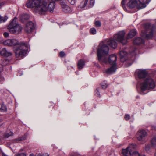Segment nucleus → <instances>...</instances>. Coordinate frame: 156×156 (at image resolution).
I'll list each match as a JSON object with an SVG mask.
<instances>
[{
  "instance_id": "14",
  "label": "nucleus",
  "mask_w": 156,
  "mask_h": 156,
  "mask_svg": "<svg viewBox=\"0 0 156 156\" xmlns=\"http://www.w3.org/2000/svg\"><path fill=\"white\" fill-rule=\"evenodd\" d=\"M137 33V32L135 29L131 30L128 34L126 38L125 39L127 40L128 39H130L135 36Z\"/></svg>"
},
{
  "instance_id": "1",
  "label": "nucleus",
  "mask_w": 156,
  "mask_h": 156,
  "mask_svg": "<svg viewBox=\"0 0 156 156\" xmlns=\"http://www.w3.org/2000/svg\"><path fill=\"white\" fill-rule=\"evenodd\" d=\"M50 0H28L26 5L28 8L34 7V12L43 14L47 11L53 12L55 6L54 2H50L47 6Z\"/></svg>"
},
{
  "instance_id": "7",
  "label": "nucleus",
  "mask_w": 156,
  "mask_h": 156,
  "mask_svg": "<svg viewBox=\"0 0 156 156\" xmlns=\"http://www.w3.org/2000/svg\"><path fill=\"white\" fill-rule=\"evenodd\" d=\"M17 18L15 17L12 22L8 26L9 32L14 34H18L22 31V27L21 25L16 23Z\"/></svg>"
},
{
  "instance_id": "26",
  "label": "nucleus",
  "mask_w": 156,
  "mask_h": 156,
  "mask_svg": "<svg viewBox=\"0 0 156 156\" xmlns=\"http://www.w3.org/2000/svg\"><path fill=\"white\" fill-rule=\"evenodd\" d=\"M26 138V137L25 136H23L21 137L18 138V139H16V141H21L25 140Z\"/></svg>"
},
{
  "instance_id": "34",
  "label": "nucleus",
  "mask_w": 156,
  "mask_h": 156,
  "mask_svg": "<svg viewBox=\"0 0 156 156\" xmlns=\"http://www.w3.org/2000/svg\"><path fill=\"white\" fill-rule=\"evenodd\" d=\"M65 55L64 52L63 51H61L59 53L60 56L61 57H64Z\"/></svg>"
},
{
  "instance_id": "24",
  "label": "nucleus",
  "mask_w": 156,
  "mask_h": 156,
  "mask_svg": "<svg viewBox=\"0 0 156 156\" xmlns=\"http://www.w3.org/2000/svg\"><path fill=\"white\" fill-rule=\"evenodd\" d=\"M151 144L154 146H156V138L154 137L151 140Z\"/></svg>"
},
{
  "instance_id": "2",
  "label": "nucleus",
  "mask_w": 156,
  "mask_h": 156,
  "mask_svg": "<svg viewBox=\"0 0 156 156\" xmlns=\"http://www.w3.org/2000/svg\"><path fill=\"white\" fill-rule=\"evenodd\" d=\"M109 48L108 46L101 43L97 49V55L99 62L102 64H109L113 65H116V61L117 59L116 56L112 55L107 57L109 54Z\"/></svg>"
},
{
  "instance_id": "40",
  "label": "nucleus",
  "mask_w": 156,
  "mask_h": 156,
  "mask_svg": "<svg viewBox=\"0 0 156 156\" xmlns=\"http://www.w3.org/2000/svg\"><path fill=\"white\" fill-rule=\"evenodd\" d=\"M154 84H155V83H154ZM155 86H154V87L153 89H154V88L155 87H156V85L155 84Z\"/></svg>"
},
{
  "instance_id": "32",
  "label": "nucleus",
  "mask_w": 156,
  "mask_h": 156,
  "mask_svg": "<svg viewBox=\"0 0 156 156\" xmlns=\"http://www.w3.org/2000/svg\"><path fill=\"white\" fill-rule=\"evenodd\" d=\"M129 118H130V115H129L126 114L125 115V119L126 120H129Z\"/></svg>"
},
{
  "instance_id": "39",
  "label": "nucleus",
  "mask_w": 156,
  "mask_h": 156,
  "mask_svg": "<svg viewBox=\"0 0 156 156\" xmlns=\"http://www.w3.org/2000/svg\"><path fill=\"white\" fill-rule=\"evenodd\" d=\"M29 156H34V155L33 154H30Z\"/></svg>"
},
{
  "instance_id": "37",
  "label": "nucleus",
  "mask_w": 156,
  "mask_h": 156,
  "mask_svg": "<svg viewBox=\"0 0 156 156\" xmlns=\"http://www.w3.org/2000/svg\"><path fill=\"white\" fill-rule=\"evenodd\" d=\"M135 50H134L133 51L130 52V54L132 56L135 55H136V53L135 52Z\"/></svg>"
},
{
  "instance_id": "41",
  "label": "nucleus",
  "mask_w": 156,
  "mask_h": 156,
  "mask_svg": "<svg viewBox=\"0 0 156 156\" xmlns=\"http://www.w3.org/2000/svg\"><path fill=\"white\" fill-rule=\"evenodd\" d=\"M76 74H77V72H76Z\"/></svg>"
},
{
  "instance_id": "27",
  "label": "nucleus",
  "mask_w": 156,
  "mask_h": 156,
  "mask_svg": "<svg viewBox=\"0 0 156 156\" xmlns=\"http://www.w3.org/2000/svg\"><path fill=\"white\" fill-rule=\"evenodd\" d=\"M95 95L98 97H100V93L99 91V89H97L95 91Z\"/></svg>"
},
{
  "instance_id": "17",
  "label": "nucleus",
  "mask_w": 156,
  "mask_h": 156,
  "mask_svg": "<svg viewBox=\"0 0 156 156\" xmlns=\"http://www.w3.org/2000/svg\"><path fill=\"white\" fill-rule=\"evenodd\" d=\"M144 41L143 39L140 37H137L133 41V43L134 44H141L143 43Z\"/></svg>"
},
{
  "instance_id": "22",
  "label": "nucleus",
  "mask_w": 156,
  "mask_h": 156,
  "mask_svg": "<svg viewBox=\"0 0 156 156\" xmlns=\"http://www.w3.org/2000/svg\"><path fill=\"white\" fill-rule=\"evenodd\" d=\"M13 135V132L11 131H10L9 132L6 133L4 135V137L7 138L10 136H12Z\"/></svg>"
},
{
  "instance_id": "13",
  "label": "nucleus",
  "mask_w": 156,
  "mask_h": 156,
  "mask_svg": "<svg viewBox=\"0 0 156 156\" xmlns=\"http://www.w3.org/2000/svg\"><path fill=\"white\" fill-rule=\"evenodd\" d=\"M61 5L62 9L63 11L65 12H71V8L66 5L64 2H61Z\"/></svg>"
},
{
  "instance_id": "38",
  "label": "nucleus",
  "mask_w": 156,
  "mask_h": 156,
  "mask_svg": "<svg viewBox=\"0 0 156 156\" xmlns=\"http://www.w3.org/2000/svg\"><path fill=\"white\" fill-rule=\"evenodd\" d=\"M4 35L5 37H7L9 36V34L7 32H5L4 34Z\"/></svg>"
},
{
  "instance_id": "10",
  "label": "nucleus",
  "mask_w": 156,
  "mask_h": 156,
  "mask_svg": "<svg viewBox=\"0 0 156 156\" xmlns=\"http://www.w3.org/2000/svg\"><path fill=\"white\" fill-rule=\"evenodd\" d=\"M34 24L31 21L28 22L25 27V31L27 33H31L34 29Z\"/></svg>"
},
{
  "instance_id": "33",
  "label": "nucleus",
  "mask_w": 156,
  "mask_h": 156,
  "mask_svg": "<svg viewBox=\"0 0 156 156\" xmlns=\"http://www.w3.org/2000/svg\"><path fill=\"white\" fill-rule=\"evenodd\" d=\"M150 148V146L149 145H147L145 146V149L147 151H149Z\"/></svg>"
},
{
  "instance_id": "5",
  "label": "nucleus",
  "mask_w": 156,
  "mask_h": 156,
  "mask_svg": "<svg viewBox=\"0 0 156 156\" xmlns=\"http://www.w3.org/2000/svg\"><path fill=\"white\" fill-rule=\"evenodd\" d=\"M125 32L124 31H121L115 34L113 38H110L109 39L105 40L104 42H101L99 44L102 43L103 44H105L106 43L109 46V47L115 48L117 46L116 41L119 42L123 44H127L128 42L126 39L125 38Z\"/></svg>"
},
{
  "instance_id": "3",
  "label": "nucleus",
  "mask_w": 156,
  "mask_h": 156,
  "mask_svg": "<svg viewBox=\"0 0 156 156\" xmlns=\"http://www.w3.org/2000/svg\"><path fill=\"white\" fill-rule=\"evenodd\" d=\"M135 73L139 78L144 80V81L138 85L141 90V94H145L144 91L147 89H153L154 87L155 86L154 81L151 78L147 76L148 73L146 70L138 69L136 70Z\"/></svg>"
},
{
  "instance_id": "20",
  "label": "nucleus",
  "mask_w": 156,
  "mask_h": 156,
  "mask_svg": "<svg viewBox=\"0 0 156 156\" xmlns=\"http://www.w3.org/2000/svg\"><path fill=\"white\" fill-rule=\"evenodd\" d=\"M29 17L30 16L29 15L27 14H24L21 16L20 19L21 21L23 22L24 20H28L29 18Z\"/></svg>"
},
{
  "instance_id": "12",
  "label": "nucleus",
  "mask_w": 156,
  "mask_h": 156,
  "mask_svg": "<svg viewBox=\"0 0 156 156\" xmlns=\"http://www.w3.org/2000/svg\"><path fill=\"white\" fill-rule=\"evenodd\" d=\"M1 55L4 57H8L11 56L12 53L6 49L5 48L2 49L0 51Z\"/></svg>"
},
{
  "instance_id": "4",
  "label": "nucleus",
  "mask_w": 156,
  "mask_h": 156,
  "mask_svg": "<svg viewBox=\"0 0 156 156\" xmlns=\"http://www.w3.org/2000/svg\"><path fill=\"white\" fill-rule=\"evenodd\" d=\"M3 43L5 45H17L14 49V52L17 58H23L27 54L28 46L24 43H20L17 40L10 39L4 41Z\"/></svg>"
},
{
  "instance_id": "8",
  "label": "nucleus",
  "mask_w": 156,
  "mask_h": 156,
  "mask_svg": "<svg viewBox=\"0 0 156 156\" xmlns=\"http://www.w3.org/2000/svg\"><path fill=\"white\" fill-rule=\"evenodd\" d=\"M136 147V144H131L126 148L122 149V154L123 156H131L133 152Z\"/></svg>"
},
{
  "instance_id": "16",
  "label": "nucleus",
  "mask_w": 156,
  "mask_h": 156,
  "mask_svg": "<svg viewBox=\"0 0 156 156\" xmlns=\"http://www.w3.org/2000/svg\"><path fill=\"white\" fill-rule=\"evenodd\" d=\"M85 64V61L83 59L79 60L77 63L78 68L79 69H81L83 67Z\"/></svg>"
},
{
  "instance_id": "23",
  "label": "nucleus",
  "mask_w": 156,
  "mask_h": 156,
  "mask_svg": "<svg viewBox=\"0 0 156 156\" xmlns=\"http://www.w3.org/2000/svg\"><path fill=\"white\" fill-rule=\"evenodd\" d=\"M8 19L7 16H5L4 17H0V23L5 22Z\"/></svg>"
},
{
  "instance_id": "25",
  "label": "nucleus",
  "mask_w": 156,
  "mask_h": 156,
  "mask_svg": "<svg viewBox=\"0 0 156 156\" xmlns=\"http://www.w3.org/2000/svg\"><path fill=\"white\" fill-rule=\"evenodd\" d=\"M90 31L93 34H95L97 32L96 29L94 27L91 28L90 30Z\"/></svg>"
},
{
  "instance_id": "29",
  "label": "nucleus",
  "mask_w": 156,
  "mask_h": 156,
  "mask_svg": "<svg viewBox=\"0 0 156 156\" xmlns=\"http://www.w3.org/2000/svg\"><path fill=\"white\" fill-rule=\"evenodd\" d=\"M101 86L103 88H106L107 86V84L105 83V82L102 83L101 84Z\"/></svg>"
},
{
  "instance_id": "9",
  "label": "nucleus",
  "mask_w": 156,
  "mask_h": 156,
  "mask_svg": "<svg viewBox=\"0 0 156 156\" xmlns=\"http://www.w3.org/2000/svg\"><path fill=\"white\" fill-rule=\"evenodd\" d=\"M147 133L146 130H141L139 131L137 133V139L141 143H143L146 141V139Z\"/></svg>"
},
{
  "instance_id": "31",
  "label": "nucleus",
  "mask_w": 156,
  "mask_h": 156,
  "mask_svg": "<svg viewBox=\"0 0 156 156\" xmlns=\"http://www.w3.org/2000/svg\"><path fill=\"white\" fill-rule=\"evenodd\" d=\"M15 156H26V155L25 153H18L16 154L15 155Z\"/></svg>"
},
{
  "instance_id": "21",
  "label": "nucleus",
  "mask_w": 156,
  "mask_h": 156,
  "mask_svg": "<svg viewBox=\"0 0 156 156\" xmlns=\"http://www.w3.org/2000/svg\"><path fill=\"white\" fill-rule=\"evenodd\" d=\"M7 110L6 106L4 105H2L0 108V111L2 112H5Z\"/></svg>"
},
{
  "instance_id": "30",
  "label": "nucleus",
  "mask_w": 156,
  "mask_h": 156,
  "mask_svg": "<svg viewBox=\"0 0 156 156\" xmlns=\"http://www.w3.org/2000/svg\"><path fill=\"white\" fill-rule=\"evenodd\" d=\"M95 24L96 27H99L101 26V23L99 21H96L95 23Z\"/></svg>"
},
{
  "instance_id": "36",
  "label": "nucleus",
  "mask_w": 156,
  "mask_h": 156,
  "mask_svg": "<svg viewBox=\"0 0 156 156\" xmlns=\"http://www.w3.org/2000/svg\"><path fill=\"white\" fill-rule=\"evenodd\" d=\"M72 5H74L75 3V0H68Z\"/></svg>"
},
{
  "instance_id": "18",
  "label": "nucleus",
  "mask_w": 156,
  "mask_h": 156,
  "mask_svg": "<svg viewBox=\"0 0 156 156\" xmlns=\"http://www.w3.org/2000/svg\"><path fill=\"white\" fill-rule=\"evenodd\" d=\"M127 52L124 50L121 51L120 52V55L121 60L123 61L122 59L123 58L127 55Z\"/></svg>"
},
{
  "instance_id": "6",
  "label": "nucleus",
  "mask_w": 156,
  "mask_h": 156,
  "mask_svg": "<svg viewBox=\"0 0 156 156\" xmlns=\"http://www.w3.org/2000/svg\"><path fill=\"white\" fill-rule=\"evenodd\" d=\"M144 30L141 32V36L147 39H151L153 37V34L156 33V27L153 25L151 26L147 23L143 26Z\"/></svg>"
},
{
  "instance_id": "35",
  "label": "nucleus",
  "mask_w": 156,
  "mask_h": 156,
  "mask_svg": "<svg viewBox=\"0 0 156 156\" xmlns=\"http://www.w3.org/2000/svg\"><path fill=\"white\" fill-rule=\"evenodd\" d=\"M36 156H49V155L47 153H45L44 154H38Z\"/></svg>"
},
{
  "instance_id": "19",
  "label": "nucleus",
  "mask_w": 156,
  "mask_h": 156,
  "mask_svg": "<svg viewBox=\"0 0 156 156\" xmlns=\"http://www.w3.org/2000/svg\"><path fill=\"white\" fill-rule=\"evenodd\" d=\"M88 0H83L80 4L81 8H83L87 5Z\"/></svg>"
},
{
  "instance_id": "28",
  "label": "nucleus",
  "mask_w": 156,
  "mask_h": 156,
  "mask_svg": "<svg viewBox=\"0 0 156 156\" xmlns=\"http://www.w3.org/2000/svg\"><path fill=\"white\" fill-rule=\"evenodd\" d=\"M95 3V0H90V3L89 4V7H91L93 6Z\"/></svg>"
},
{
  "instance_id": "15",
  "label": "nucleus",
  "mask_w": 156,
  "mask_h": 156,
  "mask_svg": "<svg viewBox=\"0 0 156 156\" xmlns=\"http://www.w3.org/2000/svg\"><path fill=\"white\" fill-rule=\"evenodd\" d=\"M117 65H112L106 71V73L108 74H111L115 73L117 69Z\"/></svg>"
},
{
  "instance_id": "11",
  "label": "nucleus",
  "mask_w": 156,
  "mask_h": 156,
  "mask_svg": "<svg viewBox=\"0 0 156 156\" xmlns=\"http://www.w3.org/2000/svg\"><path fill=\"white\" fill-rule=\"evenodd\" d=\"M1 61L2 64H0V72L3 70V66L8 65L9 63V61L6 59H4L3 60L2 59ZM4 80L3 77H0V82L3 81Z\"/></svg>"
}]
</instances>
